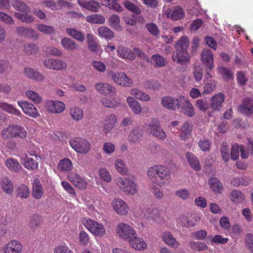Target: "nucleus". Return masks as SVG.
I'll return each mask as SVG.
<instances>
[{
	"instance_id": "nucleus-11",
	"label": "nucleus",
	"mask_w": 253,
	"mask_h": 253,
	"mask_svg": "<svg viewBox=\"0 0 253 253\" xmlns=\"http://www.w3.org/2000/svg\"><path fill=\"white\" fill-rule=\"evenodd\" d=\"M201 61L206 67L207 79L211 78V70L214 67L213 56L211 51L209 49H204L201 54Z\"/></svg>"
},
{
	"instance_id": "nucleus-25",
	"label": "nucleus",
	"mask_w": 253,
	"mask_h": 253,
	"mask_svg": "<svg viewBox=\"0 0 253 253\" xmlns=\"http://www.w3.org/2000/svg\"><path fill=\"white\" fill-rule=\"evenodd\" d=\"M162 239L165 244L172 248H177L179 246V242L169 231L164 232L162 234Z\"/></svg>"
},
{
	"instance_id": "nucleus-33",
	"label": "nucleus",
	"mask_w": 253,
	"mask_h": 253,
	"mask_svg": "<svg viewBox=\"0 0 253 253\" xmlns=\"http://www.w3.org/2000/svg\"><path fill=\"white\" fill-rule=\"evenodd\" d=\"M4 164L6 167L12 172H17L22 167L18 161L14 158H8L5 160Z\"/></svg>"
},
{
	"instance_id": "nucleus-3",
	"label": "nucleus",
	"mask_w": 253,
	"mask_h": 253,
	"mask_svg": "<svg viewBox=\"0 0 253 253\" xmlns=\"http://www.w3.org/2000/svg\"><path fill=\"white\" fill-rule=\"evenodd\" d=\"M115 183L121 191L127 195H133L138 191L137 185L131 178L119 176L115 179Z\"/></svg>"
},
{
	"instance_id": "nucleus-5",
	"label": "nucleus",
	"mask_w": 253,
	"mask_h": 253,
	"mask_svg": "<svg viewBox=\"0 0 253 253\" xmlns=\"http://www.w3.org/2000/svg\"><path fill=\"white\" fill-rule=\"evenodd\" d=\"M1 135L3 139L14 137L24 139L27 136V131L21 126L12 125L4 128L1 131Z\"/></svg>"
},
{
	"instance_id": "nucleus-1",
	"label": "nucleus",
	"mask_w": 253,
	"mask_h": 253,
	"mask_svg": "<svg viewBox=\"0 0 253 253\" xmlns=\"http://www.w3.org/2000/svg\"><path fill=\"white\" fill-rule=\"evenodd\" d=\"M170 172L167 167L163 165H156L148 168L147 175L154 187L155 185H162L166 183L169 178ZM153 192L158 199H162L164 194L160 187H153Z\"/></svg>"
},
{
	"instance_id": "nucleus-4",
	"label": "nucleus",
	"mask_w": 253,
	"mask_h": 253,
	"mask_svg": "<svg viewBox=\"0 0 253 253\" xmlns=\"http://www.w3.org/2000/svg\"><path fill=\"white\" fill-rule=\"evenodd\" d=\"M83 225L94 236L101 237L105 236L106 231L104 225L89 217H84L82 219Z\"/></svg>"
},
{
	"instance_id": "nucleus-60",
	"label": "nucleus",
	"mask_w": 253,
	"mask_h": 253,
	"mask_svg": "<svg viewBox=\"0 0 253 253\" xmlns=\"http://www.w3.org/2000/svg\"><path fill=\"white\" fill-rule=\"evenodd\" d=\"M241 146L237 144H234L232 146L230 152V157L232 160L236 161L238 159L241 152Z\"/></svg>"
},
{
	"instance_id": "nucleus-31",
	"label": "nucleus",
	"mask_w": 253,
	"mask_h": 253,
	"mask_svg": "<svg viewBox=\"0 0 253 253\" xmlns=\"http://www.w3.org/2000/svg\"><path fill=\"white\" fill-rule=\"evenodd\" d=\"M239 110L242 113L247 115L253 113V100L249 98L244 99Z\"/></svg>"
},
{
	"instance_id": "nucleus-16",
	"label": "nucleus",
	"mask_w": 253,
	"mask_h": 253,
	"mask_svg": "<svg viewBox=\"0 0 253 253\" xmlns=\"http://www.w3.org/2000/svg\"><path fill=\"white\" fill-rule=\"evenodd\" d=\"M18 106L26 115L33 118L40 116V113L34 105L27 101H17Z\"/></svg>"
},
{
	"instance_id": "nucleus-19",
	"label": "nucleus",
	"mask_w": 253,
	"mask_h": 253,
	"mask_svg": "<svg viewBox=\"0 0 253 253\" xmlns=\"http://www.w3.org/2000/svg\"><path fill=\"white\" fill-rule=\"evenodd\" d=\"M2 251L3 253H22L23 246L19 241L13 239L3 246Z\"/></svg>"
},
{
	"instance_id": "nucleus-10",
	"label": "nucleus",
	"mask_w": 253,
	"mask_h": 253,
	"mask_svg": "<svg viewBox=\"0 0 253 253\" xmlns=\"http://www.w3.org/2000/svg\"><path fill=\"white\" fill-rule=\"evenodd\" d=\"M108 75L113 82L117 85L123 87H130L132 85L131 80L123 72H114L113 71H110L108 72Z\"/></svg>"
},
{
	"instance_id": "nucleus-58",
	"label": "nucleus",
	"mask_w": 253,
	"mask_h": 253,
	"mask_svg": "<svg viewBox=\"0 0 253 253\" xmlns=\"http://www.w3.org/2000/svg\"><path fill=\"white\" fill-rule=\"evenodd\" d=\"M98 175L101 179L107 183H110L112 181L111 174L105 168L100 169L98 171Z\"/></svg>"
},
{
	"instance_id": "nucleus-26",
	"label": "nucleus",
	"mask_w": 253,
	"mask_h": 253,
	"mask_svg": "<svg viewBox=\"0 0 253 253\" xmlns=\"http://www.w3.org/2000/svg\"><path fill=\"white\" fill-rule=\"evenodd\" d=\"M126 103L134 114L139 115L142 112L140 103L133 97L129 96L126 98Z\"/></svg>"
},
{
	"instance_id": "nucleus-20",
	"label": "nucleus",
	"mask_w": 253,
	"mask_h": 253,
	"mask_svg": "<svg viewBox=\"0 0 253 253\" xmlns=\"http://www.w3.org/2000/svg\"><path fill=\"white\" fill-rule=\"evenodd\" d=\"M68 179L76 187L81 189L86 188L87 182L85 179L77 172L73 171L67 175Z\"/></svg>"
},
{
	"instance_id": "nucleus-28",
	"label": "nucleus",
	"mask_w": 253,
	"mask_h": 253,
	"mask_svg": "<svg viewBox=\"0 0 253 253\" xmlns=\"http://www.w3.org/2000/svg\"><path fill=\"white\" fill-rule=\"evenodd\" d=\"M87 42L88 48L92 51L96 53H101L102 49L100 45L95 41V37L90 33L86 35Z\"/></svg>"
},
{
	"instance_id": "nucleus-63",
	"label": "nucleus",
	"mask_w": 253,
	"mask_h": 253,
	"mask_svg": "<svg viewBox=\"0 0 253 253\" xmlns=\"http://www.w3.org/2000/svg\"><path fill=\"white\" fill-rule=\"evenodd\" d=\"M218 73L222 76L223 78L225 79H230L233 78V74L229 70L225 68L220 67L217 69Z\"/></svg>"
},
{
	"instance_id": "nucleus-39",
	"label": "nucleus",
	"mask_w": 253,
	"mask_h": 253,
	"mask_svg": "<svg viewBox=\"0 0 253 253\" xmlns=\"http://www.w3.org/2000/svg\"><path fill=\"white\" fill-rule=\"evenodd\" d=\"M0 109L2 110L7 112L12 115H14L17 116H20L22 114L20 111L15 108L13 105L11 104L5 103V102H0Z\"/></svg>"
},
{
	"instance_id": "nucleus-2",
	"label": "nucleus",
	"mask_w": 253,
	"mask_h": 253,
	"mask_svg": "<svg viewBox=\"0 0 253 253\" xmlns=\"http://www.w3.org/2000/svg\"><path fill=\"white\" fill-rule=\"evenodd\" d=\"M188 44V38L186 36L182 37L176 44V51L172 55V59L174 61L182 64L188 61L190 57L186 52Z\"/></svg>"
},
{
	"instance_id": "nucleus-35",
	"label": "nucleus",
	"mask_w": 253,
	"mask_h": 253,
	"mask_svg": "<svg viewBox=\"0 0 253 253\" xmlns=\"http://www.w3.org/2000/svg\"><path fill=\"white\" fill-rule=\"evenodd\" d=\"M129 92L131 95L135 98V99L140 101L147 102L151 99V97L148 94L137 88H132Z\"/></svg>"
},
{
	"instance_id": "nucleus-52",
	"label": "nucleus",
	"mask_w": 253,
	"mask_h": 253,
	"mask_svg": "<svg viewBox=\"0 0 253 253\" xmlns=\"http://www.w3.org/2000/svg\"><path fill=\"white\" fill-rule=\"evenodd\" d=\"M123 4L126 9L133 13L140 14L141 12V10L138 6L130 1L125 0L123 2Z\"/></svg>"
},
{
	"instance_id": "nucleus-40",
	"label": "nucleus",
	"mask_w": 253,
	"mask_h": 253,
	"mask_svg": "<svg viewBox=\"0 0 253 253\" xmlns=\"http://www.w3.org/2000/svg\"><path fill=\"white\" fill-rule=\"evenodd\" d=\"M117 118L115 115L111 114L106 117L104 123V129L105 132H108L115 126Z\"/></svg>"
},
{
	"instance_id": "nucleus-14",
	"label": "nucleus",
	"mask_w": 253,
	"mask_h": 253,
	"mask_svg": "<svg viewBox=\"0 0 253 253\" xmlns=\"http://www.w3.org/2000/svg\"><path fill=\"white\" fill-rule=\"evenodd\" d=\"M129 247L136 251H144L148 249V244L142 238L137 235V232L127 242Z\"/></svg>"
},
{
	"instance_id": "nucleus-6",
	"label": "nucleus",
	"mask_w": 253,
	"mask_h": 253,
	"mask_svg": "<svg viewBox=\"0 0 253 253\" xmlns=\"http://www.w3.org/2000/svg\"><path fill=\"white\" fill-rule=\"evenodd\" d=\"M20 158L22 164L24 167L29 170H36L39 169L38 160L41 159L40 155L35 151H28Z\"/></svg>"
},
{
	"instance_id": "nucleus-49",
	"label": "nucleus",
	"mask_w": 253,
	"mask_h": 253,
	"mask_svg": "<svg viewBox=\"0 0 253 253\" xmlns=\"http://www.w3.org/2000/svg\"><path fill=\"white\" fill-rule=\"evenodd\" d=\"M86 20L90 23L102 24L105 22V19L101 15L94 14L87 16Z\"/></svg>"
},
{
	"instance_id": "nucleus-45",
	"label": "nucleus",
	"mask_w": 253,
	"mask_h": 253,
	"mask_svg": "<svg viewBox=\"0 0 253 253\" xmlns=\"http://www.w3.org/2000/svg\"><path fill=\"white\" fill-rule=\"evenodd\" d=\"M1 186L3 191L8 194H10L13 190V185L12 181L7 177H3L1 181Z\"/></svg>"
},
{
	"instance_id": "nucleus-15",
	"label": "nucleus",
	"mask_w": 253,
	"mask_h": 253,
	"mask_svg": "<svg viewBox=\"0 0 253 253\" xmlns=\"http://www.w3.org/2000/svg\"><path fill=\"white\" fill-rule=\"evenodd\" d=\"M46 110L52 114H60L66 109L65 103L59 100H48L45 104Z\"/></svg>"
},
{
	"instance_id": "nucleus-51",
	"label": "nucleus",
	"mask_w": 253,
	"mask_h": 253,
	"mask_svg": "<svg viewBox=\"0 0 253 253\" xmlns=\"http://www.w3.org/2000/svg\"><path fill=\"white\" fill-rule=\"evenodd\" d=\"M191 249L194 251H203L208 249L207 245L204 243L198 241H191L189 243Z\"/></svg>"
},
{
	"instance_id": "nucleus-30",
	"label": "nucleus",
	"mask_w": 253,
	"mask_h": 253,
	"mask_svg": "<svg viewBox=\"0 0 253 253\" xmlns=\"http://www.w3.org/2000/svg\"><path fill=\"white\" fill-rule=\"evenodd\" d=\"M32 194L36 199H40L43 196V189L38 179H35L33 181Z\"/></svg>"
},
{
	"instance_id": "nucleus-54",
	"label": "nucleus",
	"mask_w": 253,
	"mask_h": 253,
	"mask_svg": "<svg viewBox=\"0 0 253 253\" xmlns=\"http://www.w3.org/2000/svg\"><path fill=\"white\" fill-rule=\"evenodd\" d=\"M179 221L183 226L186 227H194L195 225V221L192 216L188 218L184 215H180L179 218Z\"/></svg>"
},
{
	"instance_id": "nucleus-9",
	"label": "nucleus",
	"mask_w": 253,
	"mask_h": 253,
	"mask_svg": "<svg viewBox=\"0 0 253 253\" xmlns=\"http://www.w3.org/2000/svg\"><path fill=\"white\" fill-rule=\"evenodd\" d=\"M116 233L121 239L127 242L133 235L136 234V231L129 224L122 222L117 225Z\"/></svg>"
},
{
	"instance_id": "nucleus-36",
	"label": "nucleus",
	"mask_w": 253,
	"mask_h": 253,
	"mask_svg": "<svg viewBox=\"0 0 253 253\" xmlns=\"http://www.w3.org/2000/svg\"><path fill=\"white\" fill-rule=\"evenodd\" d=\"M192 125L186 122L181 126L180 132V138L182 140H186L190 138L192 130Z\"/></svg>"
},
{
	"instance_id": "nucleus-41",
	"label": "nucleus",
	"mask_w": 253,
	"mask_h": 253,
	"mask_svg": "<svg viewBox=\"0 0 253 253\" xmlns=\"http://www.w3.org/2000/svg\"><path fill=\"white\" fill-rule=\"evenodd\" d=\"M66 32L70 36L78 42H82L84 40L85 37L84 33L74 28H67Z\"/></svg>"
},
{
	"instance_id": "nucleus-59",
	"label": "nucleus",
	"mask_w": 253,
	"mask_h": 253,
	"mask_svg": "<svg viewBox=\"0 0 253 253\" xmlns=\"http://www.w3.org/2000/svg\"><path fill=\"white\" fill-rule=\"evenodd\" d=\"M78 239L81 245L87 246L90 242V238L88 234L84 231L80 232L78 236Z\"/></svg>"
},
{
	"instance_id": "nucleus-29",
	"label": "nucleus",
	"mask_w": 253,
	"mask_h": 253,
	"mask_svg": "<svg viewBox=\"0 0 253 253\" xmlns=\"http://www.w3.org/2000/svg\"><path fill=\"white\" fill-rule=\"evenodd\" d=\"M186 158L190 167L196 171H199L201 169V165L198 158L192 153L188 152L185 154Z\"/></svg>"
},
{
	"instance_id": "nucleus-34",
	"label": "nucleus",
	"mask_w": 253,
	"mask_h": 253,
	"mask_svg": "<svg viewBox=\"0 0 253 253\" xmlns=\"http://www.w3.org/2000/svg\"><path fill=\"white\" fill-rule=\"evenodd\" d=\"M209 184L211 189L215 194H221L223 190L222 183L216 177H211L209 181Z\"/></svg>"
},
{
	"instance_id": "nucleus-44",
	"label": "nucleus",
	"mask_w": 253,
	"mask_h": 253,
	"mask_svg": "<svg viewBox=\"0 0 253 253\" xmlns=\"http://www.w3.org/2000/svg\"><path fill=\"white\" fill-rule=\"evenodd\" d=\"M27 99L33 102L35 104H39L42 101V96L37 92L33 90H28L25 92Z\"/></svg>"
},
{
	"instance_id": "nucleus-18",
	"label": "nucleus",
	"mask_w": 253,
	"mask_h": 253,
	"mask_svg": "<svg viewBox=\"0 0 253 253\" xmlns=\"http://www.w3.org/2000/svg\"><path fill=\"white\" fill-rule=\"evenodd\" d=\"M180 105L179 109L186 116L192 117L195 115V111L193 105L189 99L182 95H180Z\"/></svg>"
},
{
	"instance_id": "nucleus-38",
	"label": "nucleus",
	"mask_w": 253,
	"mask_h": 253,
	"mask_svg": "<svg viewBox=\"0 0 253 253\" xmlns=\"http://www.w3.org/2000/svg\"><path fill=\"white\" fill-rule=\"evenodd\" d=\"M114 167L118 172L121 175H126L128 172V169L125 162L121 159H117L114 162Z\"/></svg>"
},
{
	"instance_id": "nucleus-8",
	"label": "nucleus",
	"mask_w": 253,
	"mask_h": 253,
	"mask_svg": "<svg viewBox=\"0 0 253 253\" xmlns=\"http://www.w3.org/2000/svg\"><path fill=\"white\" fill-rule=\"evenodd\" d=\"M11 5L15 9L26 13V14H21L19 12H15L14 16L16 18L25 22H31L33 21V18L27 14L29 12L30 9L24 3L19 0H13L11 2Z\"/></svg>"
},
{
	"instance_id": "nucleus-47",
	"label": "nucleus",
	"mask_w": 253,
	"mask_h": 253,
	"mask_svg": "<svg viewBox=\"0 0 253 253\" xmlns=\"http://www.w3.org/2000/svg\"><path fill=\"white\" fill-rule=\"evenodd\" d=\"M244 198V195L240 191L234 190L230 193L231 200L234 204H237L242 203Z\"/></svg>"
},
{
	"instance_id": "nucleus-42",
	"label": "nucleus",
	"mask_w": 253,
	"mask_h": 253,
	"mask_svg": "<svg viewBox=\"0 0 253 253\" xmlns=\"http://www.w3.org/2000/svg\"><path fill=\"white\" fill-rule=\"evenodd\" d=\"M24 73L28 77L38 81H42L44 79V76L42 74L30 68H25Z\"/></svg>"
},
{
	"instance_id": "nucleus-57",
	"label": "nucleus",
	"mask_w": 253,
	"mask_h": 253,
	"mask_svg": "<svg viewBox=\"0 0 253 253\" xmlns=\"http://www.w3.org/2000/svg\"><path fill=\"white\" fill-rule=\"evenodd\" d=\"M123 20L126 24L131 26H134L136 24L137 21H140L141 20H142V18L141 16L131 15L129 16L124 17L123 18Z\"/></svg>"
},
{
	"instance_id": "nucleus-50",
	"label": "nucleus",
	"mask_w": 253,
	"mask_h": 253,
	"mask_svg": "<svg viewBox=\"0 0 253 253\" xmlns=\"http://www.w3.org/2000/svg\"><path fill=\"white\" fill-rule=\"evenodd\" d=\"M61 42L62 46L66 49L73 50L77 49V43L69 38H63L61 40Z\"/></svg>"
},
{
	"instance_id": "nucleus-17",
	"label": "nucleus",
	"mask_w": 253,
	"mask_h": 253,
	"mask_svg": "<svg viewBox=\"0 0 253 253\" xmlns=\"http://www.w3.org/2000/svg\"><path fill=\"white\" fill-rule=\"evenodd\" d=\"M147 131L153 136L160 139H164L166 137V134L160 126L158 121L153 120L146 128Z\"/></svg>"
},
{
	"instance_id": "nucleus-32",
	"label": "nucleus",
	"mask_w": 253,
	"mask_h": 253,
	"mask_svg": "<svg viewBox=\"0 0 253 253\" xmlns=\"http://www.w3.org/2000/svg\"><path fill=\"white\" fill-rule=\"evenodd\" d=\"M117 52L118 56L126 60H133L134 59L135 55L131 50L123 46H120L118 47Z\"/></svg>"
},
{
	"instance_id": "nucleus-62",
	"label": "nucleus",
	"mask_w": 253,
	"mask_h": 253,
	"mask_svg": "<svg viewBox=\"0 0 253 253\" xmlns=\"http://www.w3.org/2000/svg\"><path fill=\"white\" fill-rule=\"evenodd\" d=\"M144 86L146 89L156 90L160 87V84L155 81H146L144 83Z\"/></svg>"
},
{
	"instance_id": "nucleus-56",
	"label": "nucleus",
	"mask_w": 253,
	"mask_h": 253,
	"mask_svg": "<svg viewBox=\"0 0 253 253\" xmlns=\"http://www.w3.org/2000/svg\"><path fill=\"white\" fill-rule=\"evenodd\" d=\"M151 63L155 67H163L165 65L166 62L164 58L160 55H154L152 57Z\"/></svg>"
},
{
	"instance_id": "nucleus-13",
	"label": "nucleus",
	"mask_w": 253,
	"mask_h": 253,
	"mask_svg": "<svg viewBox=\"0 0 253 253\" xmlns=\"http://www.w3.org/2000/svg\"><path fill=\"white\" fill-rule=\"evenodd\" d=\"M111 206L115 212L120 216H126L129 214V208L128 204L121 198H114Z\"/></svg>"
},
{
	"instance_id": "nucleus-24",
	"label": "nucleus",
	"mask_w": 253,
	"mask_h": 253,
	"mask_svg": "<svg viewBox=\"0 0 253 253\" xmlns=\"http://www.w3.org/2000/svg\"><path fill=\"white\" fill-rule=\"evenodd\" d=\"M94 87L97 91L101 94H108L110 93L115 94L116 93L115 87L108 83H97L94 85Z\"/></svg>"
},
{
	"instance_id": "nucleus-55",
	"label": "nucleus",
	"mask_w": 253,
	"mask_h": 253,
	"mask_svg": "<svg viewBox=\"0 0 253 253\" xmlns=\"http://www.w3.org/2000/svg\"><path fill=\"white\" fill-rule=\"evenodd\" d=\"M30 189L24 184H21L18 187L17 194L22 198H27L30 194Z\"/></svg>"
},
{
	"instance_id": "nucleus-64",
	"label": "nucleus",
	"mask_w": 253,
	"mask_h": 253,
	"mask_svg": "<svg viewBox=\"0 0 253 253\" xmlns=\"http://www.w3.org/2000/svg\"><path fill=\"white\" fill-rule=\"evenodd\" d=\"M54 253H73V252L67 246L61 245L54 248Z\"/></svg>"
},
{
	"instance_id": "nucleus-23",
	"label": "nucleus",
	"mask_w": 253,
	"mask_h": 253,
	"mask_svg": "<svg viewBox=\"0 0 253 253\" xmlns=\"http://www.w3.org/2000/svg\"><path fill=\"white\" fill-rule=\"evenodd\" d=\"M225 100V95L222 93H218L212 96L210 99L211 108L214 111H219L222 107Z\"/></svg>"
},
{
	"instance_id": "nucleus-48",
	"label": "nucleus",
	"mask_w": 253,
	"mask_h": 253,
	"mask_svg": "<svg viewBox=\"0 0 253 253\" xmlns=\"http://www.w3.org/2000/svg\"><path fill=\"white\" fill-rule=\"evenodd\" d=\"M142 138V130L139 128L132 129L129 133V140L133 142H137Z\"/></svg>"
},
{
	"instance_id": "nucleus-37",
	"label": "nucleus",
	"mask_w": 253,
	"mask_h": 253,
	"mask_svg": "<svg viewBox=\"0 0 253 253\" xmlns=\"http://www.w3.org/2000/svg\"><path fill=\"white\" fill-rule=\"evenodd\" d=\"M69 115L75 121H80L84 117L83 110L77 106H73L70 108Z\"/></svg>"
},
{
	"instance_id": "nucleus-22",
	"label": "nucleus",
	"mask_w": 253,
	"mask_h": 253,
	"mask_svg": "<svg viewBox=\"0 0 253 253\" xmlns=\"http://www.w3.org/2000/svg\"><path fill=\"white\" fill-rule=\"evenodd\" d=\"M185 13L184 9L179 5L175 6L166 12V16L173 21H177L183 19Z\"/></svg>"
},
{
	"instance_id": "nucleus-61",
	"label": "nucleus",
	"mask_w": 253,
	"mask_h": 253,
	"mask_svg": "<svg viewBox=\"0 0 253 253\" xmlns=\"http://www.w3.org/2000/svg\"><path fill=\"white\" fill-rule=\"evenodd\" d=\"M216 88V83L211 81L210 83L205 84L204 86V93L210 94Z\"/></svg>"
},
{
	"instance_id": "nucleus-12",
	"label": "nucleus",
	"mask_w": 253,
	"mask_h": 253,
	"mask_svg": "<svg viewBox=\"0 0 253 253\" xmlns=\"http://www.w3.org/2000/svg\"><path fill=\"white\" fill-rule=\"evenodd\" d=\"M42 63L46 68L50 70L63 71L67 68V63L65 61L51 57L45 58Z\"/></svg>"
},
{
	"instance_id": "nucleus-46",
	"label": "nucleus",
	"mask_w": 253,
	"mask_h": 253,
	"mask_svg": "<svg viewBox=\"0 0 253 253\" xmlns=\"http://www.w3.org/2000/svg\"><path fill=\"white\" fill-rule=\"evenodd\" d=\"M98 35L107 40L112 39L114 35L113 32L108 28L105 26H101L98 29Z\"/></svg>"
},
{
	"instance_id": "nucleus-53",
	"label": "nucleus",
	"mask_w": 253,
	"mask_h": 253,
	"mask_svg": "<svg viewBox=\"0 0 253 253\" xmlns=\"http://www.w3.org/2000/svg\"><path fill=\"white\" fill-rule=\"evenodd\" d=\"M120 23V19L117 15L113 14L109 17V25L117 30H121L122 29Z\"/></svg>"
},
{
	"instance_id": "nucleus-27",
	"label": "nucleus",
	"mask_w": 253,
	"mask_h": 253,
	"mask_svg": "<svg viewBox=\"0 0 253 253\" xmlns=\"http://www.w3.org/2000/svg\"><path fill=\"white\" fill-rule=\"evenodd\" d=\"M78 3L81 7L92 12H97L100 7V3L95 0L89 1L78 0Z\"/></svg>"
},
{
	"instance_id": "nucleus-43",
	"label": "nucleus",
	"mask_w": 253,
	"mask_h": 253,
	"mask_svg": "<svg viewBox=\"0 0 253 253\" xmlns=\"http://www.w3.org/2000/svg\"><path fill=\"white\" fill-rule=\"evenodd\" d=\"M57 168L62 171H70L73 168L72 161L68 158L63 159L59 162Z\"/></svg>"
},
{
	"instance_id": "nucleus-21",
	"label": "nucleus",
	"mask_w": 253,
	"mask_h": 253,
	"mask_svg": "<svg viewBox=\"0 0 253 253\" xmlns=\"http://www.w3.org/2000/svg\"><path fill=\"white\" fill-rule=\"evenodd\" d=\"M180 96L175 98L170 96H165L161 99V104L164 107L170 110L179 108Z\"/></svg>"
},
{
	"instance_id": "nucleus-7",
	"label": "nucleus",
	"mask_w": 253,
	"mask_h": 253,
	"mask_svg": "<svg viewBox=\"0 0 253 253\" xmlns=\"http://www.w3.org/2000/svg\"><path fill=\"white\" fill-rule=\"evenodd\" d=\"M69 142L71 148L77 153L84 155L88 153L90 150V142L83 137H73L69 140Z\"/></svg>"
}]
</instances>
